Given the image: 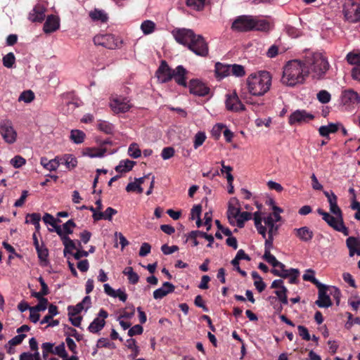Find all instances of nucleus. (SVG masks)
Here are the masks:
<instances>
[{
    "instance_id": "f257e3e1",
    "label": "nucleus",
    "mask_w": 360,
    "mask_h": 360,
    "mask_svg": "<svg viewBox=\"0 0 360 360\" xmlns=\"http://www.w3.org/2000/svg\"><path fill=\"white\" fill-rule=\"evenodd\" d=\"M172 34L176 41L186 46L197 56L205 57L208 55L209 48L205 38L196 34L193 30L187 28H176Z\"/></svg>"
},
{
    "instance_id": "f03ea898",
    "label": "nucleus",
    "mask_w": 360,
    "mask_h": 360,
    "mask_svg": "<svg viewBox=\"0 0 360 360\" xmlns=\"http://www.w3.org/2000/svg\"><path fill=\"white\" fill-rule=\"evenodd\" d=\"M309 74V70L306 63L299 60H292L285 65L281 82L287 86H294L303 83Z\"/></svg>"
},
{
    "instance_id": "7ed1b4c3",
    "label": "nucleus",
    "mask_w": 360,
    "mask_h": 360,
    "mask_svg": "<svg viewBox=\"0 0 360 360\" xmlns=\"http://www.w3.org/2000/svg\"><path fill=\"white\" fill-rule=\"evenodd\" d=\"M188 70L183 65H178L175 69H172L165 60H162L156 71L158 80L161 83H167L174 79L176 83L184 87H187Z\"/></svg>"
},
{
    "instance_id": "20e7f679",
    "label": "nucleus",
    "mask_w": 360,
    "mask_h": 360,
    "mask_svg": "<svg viewBox=\"0 0 360 360\" xmlns=\"http://www.w3.org/2000/svg\"><path fill=\"white\" fill-rule=\"evenodd\" d=\"M248 92L255 96H262L268 92L271 86V75L267 71L252 73L247 78Z\"/></svg>"
},
{
    "instance_id": "39448f33",
    "label": "nucleus",
    "mask_w": 360,
    "mask_h": 360,
    "mask_svg": "<svg viewBox=\"0 0 360 360\" xmlns=\"http://www.w3.org/2000/svg\"><path fill=\"white\" fill-rule=\"evenodd\" d=\"M306 65L311 70L313 79H323L329 69V63L321 53H314L306 60Z\"/></svg>"
},
{
    "instance_id": "423d86ee",
    "label": "nucleus",
    "mask_w": 360,
    "mask_h": 360,
    "mask_svg": "<svg viewBox=\"0 0 360 360\" xmlns=\"http://www.w3.org/2000/svg\"><path fill=\"white\" fill-rule=\"evenodd\" d=\"M96 46H101L108 49L120 48L122 41L111 34H97L93 39Z\"/></svg>"
},
{
    "instance_id": "0eeeda50",
    "label": "nucleus",
    "mask_w": 360,
    "mask_h": 360,
    "mask_svg": "<svg viewBox=\"0 0 360 360\" xmlns=\"http://www.w3.org/2000/svg\"><path fill=\"white\" fill-rule=\"evenodd\" d=\"M317 212L322 216L323 219L335 231L342 233L345 236L349 235V229L345 226L343 219L334 217L322 209H318Z\"/></svg>"
},
{
    "instance_id": "6e6552de",
    "label": "nucleus",
    "mask_w": 360,
    "mask_h": 360,
    "mask_svg": "<svg viewBox=\"0 0 360 360\" xmlns=\"http://www.w3.org/2000/svg\"><path fill=\"white\" fill-rule=\"evenodd\" d=\"M0 134L8 144H13L16 141L18 134L11 120L5 119L0 122Z\"/></svg>"
},
{
    "instance_id": "1a4fd4ad",
    "label": "nucleus",
    "mask_w": 360,
    "mask_h": 360,
    "mask_svg": "<svg viewBox=\"0 0 360 360\" xmlns=\"http://www.w3.org/2000/svg\"><path fill=\"white\" fill-rule=\"evenodd\" d=\"M342 12L345 19L349 22H356L360 20V6L352 0L345 2Z\"/></svg>"
},
{
    "instance_id": "9d476101",
    "label": "nucleus",
    "mask_w": 360,
    "mask_h": 360,
    "mask_svg": "<svg viewBox=\"0 0 360 360\" xmlns=\"http://www.w3.org/2000/svg\"><path fill=\"white\" fill-rule=\"evenodd\" d=\"M231 29L237 32H248L254 29L253 17L251 15H240L231 25Z\"/></svg>"
},
{
    "instance_id": "9b49d317",
    "label": "nucleus",
    "mask_w": 360,
    "mask_h": 360,
    "mask_svg": "<svg viewBox=\"0 0 360 360\" xmlns=\"http://www.w3.org/2000/svg\"><path fill=\"white\" fill-rule=\"evenodd\" d=\"M271 271L274 276L283 278H289V283L291 284H297L298 283L297 278L300 276V271L297 269L291 268L286 269L285 266L283 264V267H276Z\"/></svg>"
},
{
    "instance_id": "f8f14e48",
    "label": "nucleus",
    "mask_w": 360,
    "mask_h": 360,
    "mask_svg": "<svg viewBox=\"0 0 360 360\" xmlns=\"http://www.w3.org/2000/svg\"><path fill=\"white\" fill-rule=\"evenodd\" d=\"M314 119V115L305 110H297L292 112L288 118L290 125L302 124L307 123Z\"/></svg>"
},
{
    "instance_id": "ddd939ff",
    "label": "nucleus",
    "mask_w": 360,
    "mask_h": 360,
    "mask_svg": "<svg viewBox=\"0 0 360 360\" xmlns=\"http://www.w3.org/2000/svg\"><path fill=\"white\" fill-rule=\"evenodd\" d=\"M110 106L114 112L123 113L129 111L132 105L127 98L115 96L110 101Z\"/></svg>"
},
{
    "instance_id": "4468645a",
    "label": "nucleus",
    "mask_w": 360,
    "mask_h": 360,
    "mask_svg": "<svg viewBox=\"0 0 360 360\" xmlns=\"http://www.w3.org/2000/svg\"><path fill=\"white\" fill-rule=\"evenodd\" d=\"M191 94L198 96H205L210 93V88L202 81L198 79H192L190 80L188 85Z\"/></svg>"
},
{
    "instance_id": "2eb2a0df",
    "label": "nucleus",
    "mask_w": 360,
    "mask_h": 360,
    "mask_svg": "<svg viewBox=\"0 0 360 360\" xmlns=\"http://www.w3.org/2000/svg\"><path fill=\"white\" fill-rule=\"evenodd\" d=\"M108 316V313L103 309H101L98 316L89 324L88 330L91 333H98L105 326V321Z\"/></svg>"
},
{
    "instance_id": "dca6fc26",
    "label": "nucleus",
    "mask_w": 360,
    "mask_h": 360,
    "mask_svg": "<svg viewBox=\"0 0 360 360\" xmlns=\"http://www.w3.org/2000/svg\"><path fill=\"white\" fill-rule=\"evenodd\" d=\"M226 108L228 110L232 112H240L245 110V105L240 101L236 91L226 95Z\"/></svg>"
},
{
    "instance_id": "f3484780",
    "label": "nucleus",
    "mask_w": 360,
    "mask_h": 360,
    "mask_svg": "<svg viewBox=\"0 0 360 360\" xmlns=\"http://www.w3.org/2000/svg\"><path fill=\"white\" fill-rule=\"evenodd\" d=\"M323 194L328 198L330 212L340 219H343L342 210L338 205V197L336 195L333 191L330 193L328 191H323Z\"/></svg>"
},
{
    "instance_id": "a211bd4d",
    "label": "nucleus",
    "mask_w": 360,
    "mask_h": 360,
    "mask_svg": "<svg viewBox=\"0 0 360 360\" xmlns=\"http://www.w3.org/2000/svg\"><path fill=\"white\" fill-rule=\"evenodd\" d=\"M60 27V18L54 15H49L44 24L43 30L46 34L52 33Z\"/></svg>"
},
{
    "instance_id": "6ab92c4d",
    "label": "nucleus",
    "mask_w": 360,
    "mask_h": 360,
    "mask_svg": "<svg viewBox=\"0 0 360 360\" xmlns=\"http://www.w3.org/2000/svg\"><path fill=\"white\" fill-rule=\"evenodd\" d=\"M342 103L344 105H351L360 103V96L357 92L348 89L342 93Z\"/></svg>"
},
{
    "instance_id": "aec40b11",
    "label": "nucleus",
    "mask_w": 360,
    "mask_h": 360,
    "mask_svg": "<svg viewBox=\"0 0 360 360\" xmlns=\"http://www.w3.org/2000/svg\"><path fill=\"white\" fill-rule=\"evenodd\" d=\"M46 8L41 4H37L29 14V20L33 22H42L45 18Z\"/></svg>"
},
{
    "instance_id": "412c9836",
    "label": "nucleus",
    "mask_w": 360,
    "mask_h": 360,
    "mask_svg": "<svg viewBox=\"0 0 360 360\" xmlns=\"http://www.w3.org/2000/svg\"><path fill=\"white\" fill-rule=\"evenodd\" d=\"M293 233L301 241L308 243L314 237V232L307 226L294 229Z\"/></svg>"
},
{
    "instance_id": "4be33fe9",
    "label": "nucleus",
    "mask_w": 360,
    "mask_h": 360,
    "mask_svg": "<svg viewBox=\"0 0 360 360\" xmlns=\"http://www.w3.org/2000/svg\"><path fill=\"white\" fill-rule=\"evenodd\" d=\"M346 244L350 257H353L355 254L360 256V240L359 238L350 236L347 238Z\"/></svg>"
},
{
    "instance_id": "5701e85b",
    "label": "nucleus",
    "mask_w": 360,
    "mask_h": 360,
    "mask_svg": "<svg viewBox=\"0 0 360 360\" xmlns=\"http://www.w3.org/2000/svg\"><path fill=\"white\" fill-rule=\"evenodd\" d=\"M174 285L169 282H165L162 287L155 290L153 292V297L155 300L162 299L169 293L174 291Z\"/></svg>"
},
{
    "instance_id": "b1692460",
    "label": "nucleus",
    "mask_w": 360,
    "mask_h": 360,
    "mask_svg": "<svg viewBox=\"0 0 360 360\" xmlns=\"http://www.w3.org/2000/svg\"><path fill=\"white\" fill-rule=\"evenodd\" d=\"M231 74V65H225L221 63L215 64V75L219 79H223Z\"/></svg>"
},
{
    "instance_id": "393cba45",
    "label": "nucleus",
    "mask_w": 360,
    "mask_h": 360,
    "mask_svg": "<svg viewBox=\"0 0 360 360\" xmlns=\"http://www.w3.org/2000/svg\"><path fill=\"white\" fill-rule=\"evenodd\" d=\"M43 221L46 224H49L54 228L55 231L58 236L62 235V229L60 226L57 225V222H61L60 219H56L51 214L45 213L43 217Z\"/></svg>"
},
{
    "instance_id": "a878e982",
    "label": "nucleus",
    "mask_w": 360,
    "mask_h": 360,
    "mask_svg": "<svg viewBox=\"0 0 360 360\" xmlns=\"http://www.w3.org/2000/svg\"><path fill=\"white\" fill-rule=\"evenodd\" d=\"M315 303L319 307L321 308L329 307L333 304L330 296L326 293V291L319 292V297Z\"/></svg>"
},
{
    "instance_id": "bb28decb",
    "label": "nucleus",
    "mask_w": 360,
    "mask_h": 360,
    "mask_svg": "<svg viewBox=\"0 0 360 360\" xmlns=\"http://www.w3.org/2000/svg\"><path fill=\"white\" fill-rule=\"evenodd\" d=\"M59 236L60 237V239L65 247L64 255H65L67 253L72 254L71 250L77 248L75 242L69 236L63 234V232L62 235Z\"/></svg>"
},
{
    "instance_id": "cd10ccee",
    "label": "nucleus",
    "mask_w": 360,
    "mask_h": 360,
    "mask_svg": "<svg viewBox=\"0 0 360 360\" xmlns=\"http://www.w3.org/2000/svg\"><path fill=\"white\" fill-rule=\"evenodd\" d=\"M86 137V134L84 131L79 129H72L70 131V140L76 143L79 144L84 142Z\"/></svg>"
},
{
    "instance_id": "c85d7f7f",
    "label": "nucleus",
    "mask_w": 360,
    "mask_h": 360,
    "mask_svg": "<svg viewBox=\"0 0 360 360\" xmlns=\"http://www.w3.org/2000/svg\"><path fill=\"white\" fill-rule=\"evenodd\" d=\"M135 162L134 161L126 160L120 162V164L115 167V171L119 173L127 172L130 171Z\"/></svg>"
},
{
    "instance_id": "c756f323",
    "label": "nucleus",
    "mask_w": 360,
    "mask_h": 360,
    "mask_svg": "<svg viewBox=\"0 0 360 360\" xmlns=\"http://www.w3.org/2000/svg\"><path fill=\"white\" fill-rule=\"evenodd\" d=\"M253 30L262 32H268L270 30V24L266 20H259L253 17Z\"/></svg>"
},
{
    "instance_id": "7c9ffc66",
    "label": "nucleus",
    "mask_w": 360,
    "mask_h": 360,
    "mask_svg": "<svg viewBox=\"0 0 360 360\" xmlns=\"http://www.w3.org/2000/svg\"><path fill=\"white\" fill-rule=\"evenodd\" d=\"M90 18L94 21H101L105 22L108 20V15L103 11L94 9L89 13Z\"/></svg>"
},
{
    "instance_id": "2f4dec72",
    "label": "nucleus",
    "mask_w": 360,
    "mask_h": 360,
    "mask_svg": "<svg viewBox=\"0 0 360 360\" xmlns=\"http://www.w3.org/2000/svg\"><path fill=\"white\" fill-rule=\"evenodd\" d=\"M265 225L269 228L268 234H276L278 226L275 225L274 219L271 214H269L264 219Z\"/></svg>"
},
{
    "instance_id": "473e14b6",
    "label": "nucleus",
    "mask_w": 360,
    "mask_h": 360,
    "mask_svg": "<svg viewBox=\"0 0 360 360\" xmlns=\"http://www.w3.org/2000/svg\"><path fill=\"white\" fill-rule=\"evenodd\" d=\"M263 259L270 264L274 269L276 267H283V264L276 259V258L271 254V252H264Z\"/></svg>"
},
{
    "instance_id": "72a5a7b5",
    "label": "nucleus",
    "mask_w": 360,
    "mask_h": 360,
    "mask_svg": "<svg viewBox=\"0 0 360 360\" xmlns=\"http://www.w3.org/2000/svg\"><path fill=\"white\" fill-rule=\"evenodd\" d=\"M123 274L127 276L128 280L130 283L136 284L139 282V276L136 272L134 271L132 267H126L123 271Z\"/></svg>"
},
{
    "instance_id": "f704fd0d",
    "label": "nucleus",
    "mask_w": 360,
    "mask_h": 360,
    "mask_svg": "<svg viewBox=\"0 0 360 360\" xmlns=\"http://www.w3.org/2000/svg\"><path fill=\"white\" fill-rule=\"evenodd\" d=\"M107 152L105 148H86V155L91 158H101L105 153Z\"/></svg>"
},
{
    "instance_id": "c9c22d12",
    "label": "nucleus",
    "mask_w": 360,
    "mask_h": 360,
    "mask_svg": "<svg viewBox=\"0 0 360 360\" xmlns=\"http://www.w3.org/2000/svg\"><path fill=\"white\" fill-rule=\"evenodd\" d=\"M37 253L38 255V257L39 260L41 262H44V265L47 263V259L49 256V250L44 245V244L42 243L41 246L38 247V249H36Z\"/></svg>"
},
{
    "instance_id": "e433bc0d",
    "label": "nucleus",
    "mask_w": 360,
    "mask_h": 360,
    "mask_svg": "<svg viewBox=\"0 0 360 360\" xmlns=\"http://www.w3.org/2000/svg\"><path fill=\"white\" fill-rule=\"evenodd\" d=\"M155 24L151 20H145L141 23V29L144 34H149L154 32Z\"/></svg>"
},
{
    "instance_id": "4c0bfd02",
    "label": "nucleus",
    "mask_w": 360,
    "mask_h": 360,
    "mask_svg": "<svg viewBox=\"0 0 360 360\" xmlns=\"http://www.w3.org/2000/svg\"><path fill=\"white\" fill-rule=\"evenodd\" d=\"M252 214L248 212H242L240 215L237 217L236 224L237 226L240 229L243 228L245 226V221H248L251 219Z\"/></svg>"
},
{
    "instance_id": "58836bf2",
    "label": "nucleus",
    "mask_w": 360,
    "mask_h": 360,
    "mask_svg": "<svg viewBox=\"0 0 360 360\" xmlns=\"http://www.w3.org/2000/svg\"><path fill=\"white\" fill-rule=\"evenodd\" d=\"M98 129L107 134H110L113 132L114 127L107 121H100L98 124Z\"/></svg>"
},
{
    "instance_id": "ea45409f",
    "label": "nucleus",
    "mask_w": 360,
    "mask_h": 360,
    "mask_svg": "<svg viewBox=\"0 0 360 360\" xmlns=\"http://www.w3.org/2000/svg\"><path fill=\"white\" fill-rule=\"evenodd\" d=\"M241 259H245L247 261H250L251 259L249 255H248L242 249L238 251L235 258L231 261V264L233 266H236V265L239 264V261Z\"/></svg>"
},
{
    "instance_id": "a19ab883",
    "label": "nucleus",
    "mask_w": 360,
    "mask_h": 360,
    "mask_svg": "<svg viewBox=\"0 0 360 360\" xmlns=\"http://www.w3.org/2000/svg\"><path fill=\"white\" fill-rule=\"evenodd\" d=\"M346 58L349 64L360 66V52H349Z\"/></svg>"
},
{
    "instance_id": "79ce46f5",
    "label": "nucleus",
    "mask_w": 360,
    "mask_h": 360,
    "mask_svg": "<svg viewBox=\"0 0 360 360\" xmlns=\"http://www.w3.org/2000/svg\"><path fill=\"white\" fill-rule=\"evenodd\" d=\"M54 344L51 342H44L41 345L42 356L44 360H46L49 354L53 353Z\"/></svg>"
},
{
    "instance_id": "37998d69",
    "label": "nucleus",
    "mask_w": 360,
    "mask_h": 360,
    "mask_svg": "<svg viewBox=\"0 0 360 360\" xmlns=\"http://www.w3.org/2000/svg\"><path fill=\"white\" fill-rule=\"evenodd\" d=\"M15 62V57L13 53L10 52L3 57V65L7 68H13Z\"/></svg>"
},
{
    "instance_id": "c03bdc74",
    "label": "nucleus",
    "mask_w": 360,
    "mask_h": 360,
    "mask_svg": "<svg viewBox=\"0 0 360 360\" xmlns=\"http://www.w3.org/2000/svg\"><path fill=\"white\" fill-rule=\"evenodd\" d=\"M231 73L236 77H243L245 75L244 67L241 65H231Z\"/></svg>"
},
{
    "instance_id": "a18cd8bd",
    "label": "nucleus",
    "mask_w": 360,
    "mask_h": 360,
    "mask_svg": "<svg viewBox=\"0 0 360 360\" xmlns=\"http://www.w3.org/2000/svg\"><path fill=\"white\" fill-rule=\"evenodd\" d=\"M129 155L133 158H138L141 155V151L139 148V146L136 143L130 144L128 149Z\"/></svg>"
},
{
    "instance_id": "49530a36",
    "label": "nucleus",
    "mask_w": 360,
    "mask_h": 360,
    "mask_svg": "<svg viewBox=\"0 0 360 360\" xmlns=\"http://www.w3.org/2000/svg\"><path fill=\"white\" fill-rule=\"evenodd\" d=\"M288 289L283 288V289H279L274 291L278 299L283 304H288V297H287Z\"/></svg>"
},
{
    "instance_id": "de8ad7c7",
    "label": "nucleus",
    "mask_w": 360,
    "mask_h": 360,
    "mask_svg": "<svg viewBox=\"0 0 360 360\" xmlns=\"http://www.w3.org/2000/svg\"><path fill=\"white\" fill-rule=\"evenodd\" d=\"M205 0H186L188 6L197 11H200L204 8Z\"/></svg>"
},
{
    "instance_id": "09e8293b",
    "label": "nucleus",
    "mask_w": 360,
    "mask_h": 360,
    "mask_svg": "<svg viewBox=\"0 0 360 360\" xmlns=\"http://www.w3.org/2000/svg\"><path fill=\"white\" fill-rule=\"evenodd\" d=\"M34 98V94L31 90L24 91L21 93L18 98L19 101H24L25 103H30Z\"/></svg>"
},
{
    "instance_id": "8fccbe9b",
    "label": "nucleus",
    "mask_w": 360,
    "mask_h": 360,
    "mask_svg": "<svg viewBox=\"0 0 360 360\" xmlns=\"http://www.w3.org/2000/svg\"><path fill=\"white\" fill-rule=\"evenodd\" d=\"M64 160L65 166L69 169L75 168L77 165V160L72 155H65Z\"/></svg>"
},
{
    "instance_id": "3c124183",
    "label": "nucleus",
    "mask_w": 360,
    "mask_h": 360,
    "mask_svg": "<svg viewBox=\"0 0 360 360\" xmlns=\"http://www.w3.org/2000/svg\"><path fill=\"white\" fill-rule=\"evenodd\" d=\"M317 99L323 104L328 103L331 99V96L326 90H321L317 94Z\"/></svg>"
},
{
    "instance_id": "603ef678",
    "label": "nucleus",
    "mask_w": 360,
    "mask_h": 360,
    "mask_svg": "<svg viewBox=\"0 0 360 360\" xmlns=\"http://www.w3.org/2000/svg\"><path fill=\"white\" fill-rule=\"evenodd\" d=\"M83 309H84V307L82 306V304H80L79 302L75 306H68V316H75L79 314Z\"/></svg>"
},
{
    "instance_id": "864d4df0",
    "label": "nucleus",
    "mask_w": 360,
    "mask_h": 360,
    "mask_svg": "<svg viewBox=\"0 0 360 360\" xmlns=\"http://www.w3.org/2000/svg\"><path fill=\"white\" fill-rule=\"evenodd\" d=\"M11 165L15 168H20L25 165L26 160L20 155H15L11 161Z\"/></svg>"
},
{
    "instance_id": "5fc2aeb1",
    "label": "nucleus",
    "mask_w": 360,
    "mask_h": 360,
    "mask_svg": "<svg viewBox=\"0 0 360 360\" xmlns=\"http://www.w3.org/2000/svg\"><path fill=\"white\" fill-rule=\"evenodd\" d=\"M53 354H56L63 359L68 357V353L65 351V344L62 342L56 347H53Z\"/></svg>"
},
{
    "instance_id": "6e6d98bb",
    "label": "nucleus",
    "mask_w": 360,
    "mask_h": 360,
    "mask_svg": "<svg viewBox=\"0 0 360 360\" xmlns=\"http://www.w3.org/2000/svg\"><path fill=\"white\" fill-rule=\"evenodd\" d=\"M198 235V237H201V238H205L206 240H207L208 241H210V243L207 244V247L208 248H211L212 247V244L214 242V237L211 234H207L205 232H202V231H193V233L192 235L193 237H194L195 235Z\"/></svg>"
},
{
    "instance_id": "4d7b16f0",
    "label": "nucleus",
    "mask_w": 360,
    "mask_h": 360,
    "mask_svg": "<svg viewBox=\"0 0 360 360\" xmlns=\"http://www.w3.org/2000/svg\"><path fill=\"white\" fill-rule=\"evenodd\" d=\"M206 136L204 132L199 131L195 136L193 146L195 149L202 145L205 141Z\"/></svg>"
},
{
    "instance_id": "13d9d810",
    "label": "nucleus",
    "mask_w": 360,
    "mask_h": 360,
    "mask_svg": "<svg viewBox=\"0 0 360 360\" xmlns=\"http://www.w3.org/2000/svg\"><path fill=\"white\" fill-rule=\"evenodd\" d=\"M76 226V224L72 219L68 220L66 223L63 225V233H65L66 236L72 234L73 233L72 229Z\"/></svg>"
},
{
    "instance_id": "bf43d9fd",
    "label": "nucleus",
    "mask_w": 360,
    "mask_h": 360,
    "mask_svg": "<svg viewBox=\"0 0 360 360\" xmlns=\"http://www.w3.org/2000/svg\"><path fill=\"white\" fill-rule=\"evenodd\" d=\"M240 209L235 207L231 202L229 203V207L227 210V217H233L237 218L240 214Z\"/></svg>"
},
{
    "instance_id": "052dcab7",
    "label": "nucleus",
    "mask_w": 360,
    "mask_h": 360,
    "mask_svg": "<svg viewBox=\"0 0 360 360\" xmlns=\"http://www.w3.org/2000/svg\"><path fill=\"white\" fill-rule=\"evenodd\" d=\"M299 335L306 341H309L311 340V336L309 335L308 329L304 326H297Z\"/></svg>"
},
{
    "instance_id": "680f3d73",
    "label": "nucleus",
    "mask_w": 360,
    "mask_h": 360,
    "mask_svg": "<svg viewBox=\"0 0 360 360\" xmlns=\"http://www.w3.org/2000/svg\"><path fill=\"white\" fill-rule=\"evenodd\" d=\"M175 150L172 147H165L162 149L161 157L163 160H168L174 155Z\"/></svg>"
},
{
    "instance_id": "e2e57ef3",
    "label": "nucleus",
    "mask_w": 360,
    "mask_h": 360,
    "mask_svg": "<svg viewBox=\"0 0 360 360\" xmlns=\"http://www.w3.org/2000/svg\"><path fill=\"white\" fill-rule=\"evenodd\" d=\"M328 289L330 290V295L333 297L335 300L336 304L338 305L341 297V292L340 289L335 286L328 287Z\"/></svg>"
},
{
    "instance_id": "0e129e2a",
    "label": "nucleus",
    "mask_w": 360,
    "mask_h": 360,
    "mask_svg": "<svg viewBox=\"0 0 360 360\" xmlns=\"http://www.w3.org/2000/svg\"><path fill=\"white\" fill-rule=\"evenodd\" d=\"M126 191L127 192L136 191L138 193H141L143 191V189L135 181L129 183L126 187Z\"/></svg>"
},
{
    "instance_id": "69168bd1",
    "label": "nucleus",
    "mask_w": 360,
    "mask_h": 360,
    "mask_svg": "<svg viewBox=\"0 0 360 360\" xmlns=\"http://www.w3.org/2000/svg\"><path fill=\"white\" fill-rule=\"evenodd\" d=\"M41 220V215L39 213L28 214L26 217V223L36 224Z\"/></svg>"
},
{
    "instance_id": "338daca9",
    "label": "nucleus",
    "mask_w": 360,
    "mask_h": 360,
    "mask_svg": "<svg viewBox=\"0 0 360 360\" xmlns=\"http://www.w3.org/2000/svg\"><path fill=\"white\" fill-rule=\"evenodd\" d=\"M60 164V162L58 157H56L54 159L49 160L46 169L49 171H56Z\"/></svg>"
},
{
    "instance_id": "774afa93",
    "label": "nucleus",
    "mask_w": 360,
    "mask_h": 360,
    "mask_svg": "<svg viewBox=\"0 0 360 360\" xmlns=\"http://www.w3.org/2000/svg\"><path fill=\"white\" fill-rule=\"evenodd\" d=\"M26 338L25 334H18L8 341L10 346H16L22 343L23 340Z\"/></svg>"
}]
</instances>
